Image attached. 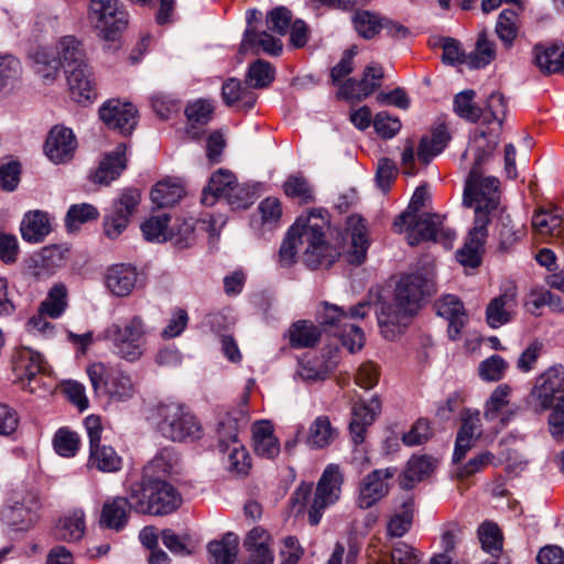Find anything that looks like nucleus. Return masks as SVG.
I'll return each mask as SVG.
<instances>
[{"label":"nucleus","mask_w":564,"mask_h":564,"mask_svg":"<svg viewBox=\"0 0 564 564\" xmlns=\"http://www.w3.org/2000/svg\"><path fill=\"white\" fill-rule=\"evenodd\" d=\"M413 517L414 500L412 496L408 495L390 517L387 523V534L391 538H402L410 531Z\"/></svg>","instance_id":"39"},{"label":"nucleus","mask_w":564,"mask_h":564,"mask_svg":"<svg viewBox=\"0 0 564 564\" xmlns=\"http://www.w3.org/2000/svg\"><path fill=\"white\" fill-rule=\"evenodd\" d=\"M449 141V133L445 124H438L430 137H423L417 149V158L423 164L440 154Z\"/></svg>","instance_id":"45"},{"label":"nucleus","mask_w":564,"mask_h":564,"mask_svg":"<svg viewBox=\"0 0 564 564\" xmlns=\"http://www.w3.org/2000/svg\"><path fill=\"white\" fill-rule=\"evenodd\" d=\"M274 79V69L269 62L262 59L256 61L250 65L246 76V84L253 90L254 88H265Z\"/></svg>","instance_id":"57"},{"label":"nucleus","mask_w":564,"mask_h":564,"mask_svg":"<svg viewBox=\"0 0 564 564\" xmlns=\"http://www.w3.org/2000/svg\"><path fill=\"white\" fill-rule=\"evenodd\" d=\"M20 230L25 241L41 242L51 231L47 215L40 210L28 213L21 223Z\"/></svg>","instance_id":"43"},{"label":"nucleus","mask_w":564,"mask_h":564,"mask_svg":"<svg viewBox=\"0 0 564 564\" xmlns=\"http://www.w3.org/2000/svg\"><path fill=\"white\" fill-rule=\"evenodd\" d=\"M130 498L135 512L153 516L170 514L182 503L177 490L162 479H143L131 488Z\"/></svg>","instance_id":"6"},{"label":"nucleus","mask_w":564,"mask_h":564,"mask_svg":"<svg viewBox=\"0 0 564 564\" xmlns=\"http://www.w3.org/2000/svg\"><path fill=\"white\" fill-rule=\"evenodd\" d=\"M76 145V139L70 129L55 126L47 135L44 151L52 162L63 163L73 158Z\"/></svg>","instance_id":"22"},{"label":"nucleus","mask_w":564,"mask_h":564,"mask_svg":"<svg viewBox=\"0 0 564 564\" xmlns=\"http://www.w3.org/2000/svg\"><path fill=\"white\" fill-rule=\"evenodd\" d=\"M212 224L194 218L178 219L170 229L169 240L180 248L191 247L196 240V230H208Z\"/></svg>","instance_id":"41"},{"label":"nucleus","mask_w":564,"mask_h":564,"mask_svg":"<svg viewBox=\"0 0 564 564\" xmlns=\"http://www.w3.org/2000/svg\"><path fill=\"white\" fill-rule=\"evenodd\" d=\"M22 75L20 61L11 54L0 55V90L13 88Z\"/></svg>","instance_id":"55"},{"label":"nucleus","mask_w":564,"mask_h":564,"mask_svg":"<svg viewBox=\"0 0 564 564\" xmlns=\"http://www.w3.org/2000/svg\"><path fill=\"white\" fill-rule=\"evenodd\" d=\"M406 225L408 242L416 246L422 241L441 242L451 246L456 234L443 226V217L438 214L423 213L410 218Z\"/></svg>","instance_id":"11"},{"label":"nucleus","mask_w":564,"mask_h":564,"mask_svg":"<svg viewBox=\"0 0 564 564\" xmlns=\"http://www.w3.org/2000/svg\"><path fill=\"white\" fill-rule=\"evenodd\" d=\"M67 290L63 284H55L48 292L47 297L41 303L39 311L48 317H59L67 306Z\"/></svg>","instance_id":"53"},{"label":"nucleus","mask_w":564,"mask_h":564,"mask_svg":"<svg viewBox=\"0 0 564 564\" xmlns=\"http://www.w3.org/2000/svg\"><path fill=\"white\" fill-rule=\"evenodd\" d=\"M517 307V292L513 288L494 297L486 307L489 327L498 328L512 321Z\"/></svg>","instance_id":"24"},{"label":"nucleus","mask_w":564,"mask_h":564,"mask_svg":"<svg viewBox=\"0 0 564 564\" xmlns=\"http://www.w3.org/2000/svg\"><path fill=\"white\" fill-rule=\"evenodd\" d=\"M160 433L173 442L197 440L200 437V425L195 416L178 403L161 404L158 409Z\"/></svg>","instance_id":"7"},{"label":"nucleus","mask_w":564,"mask_h":564,"mask_svg":"<svg viewBox=\"0 0 564 564\" xmlns=\"http://www.w3.org/2000/svg\"><path fill=\"white\" fill-rule=\"evenodd\" d=\"M561 226L562 216L557 207L550 210L540 208L532 216V227L541 237H560Z\"/></svg>","instance_id":"46"},{"label":"nucleus","mask_w":564,"mask_h":564,"mask_svg":"<svg viewBox=\"0 0 564 564\" xmlns=\"http://www.w3.org/2000/svg\"><path fill=\"white\" fill-rule=\"evenodd\" d=\"M253 447L257 455L274 458L280 453V444L273 435V427L267 421L257 422L252 426Z\"/></svg>","instance_id":"40"},{"label":"nucleus","mask_w":564,"mask_h":564,"mask_svg":"<svg viewBox=\"0 0 564 564\" xmlns=\"http://www.w3.org/2000/svg\"><path fill=\"white\" fill-rule=\"evenodd\" d=\"M137 280L135 268L124 263L111 265L105 275L107 289L119 297L128 296L135 288Z\"/></svg>","instance_id":"26"},{"label":"nucleus","mask_w":564,"mask_h":564,"mask_svg":"<svg viewBox=\"0 0 564 564\" xmlns=\"http://www.w3.org/2000/svg\"><path fill=\"white\" fill-rule=\"evenodd\" d=\"M510 387L499 384L491 393L485 404L484 416L487 421H495L499 417L500 411L509 403Z\"/></svg>","instance_id":"63"},{"label":"nucleus","mask_w":564,"mask_h":564,"mask_svg":"<svg viewBox=\"0 0 564 564\" xmlns=\"http://www.w3.org/2000/svg\"><path fill=\"white\" fill-rule=\"evenodd\" d=\"M436 466V460L427 455H413L406 463L400 478V487L411 489L429 477Z\"/></svg>","instance_id":"33"},{"label":"nucleus","mask_w":564,"mask_h":564,"mask_svg":"<svg viewBox=\"0 0 564 564\" xmlns=\"http://www.w3.org/2000/svg\"><path fill=\"white\" fill-rule=\"evenodd\" d=\"M67 249L61 246L44 247L35 257L31 259L29 272L36 279H46L51 276L56 269L65 262Z\"/></svg>","instance_id":"25"},{"label":"nucleus","mask_w":564,"mask_h":564,"mask_svg":"<svg viewBox=\"0 0 564 564\" xmlns=\"http://www.w3.org/2000/svg\"><path fill=\"white\" fill-rule=\"evenodd\" d=\"M382 78V66L371 63L366 66L360 79L348 78L341 83L339 86V95L346 99H366L381 86Z\"/></svg>","instance_id":"18"},{"label":"nucleus","mask_w":564,"mask_h":564,"mask_svg":"<svg viewBox=\"0 0 564 564\" xmlns=\"http://www.w3.org/2000/svg\"><path fill=\"white\" fill-rule=\"evenodd\" d=\"M183 186L176 183L159 182L151 192V199L159 208L173 206L184 196Z\"/></svg>","instance_id":"52"},{"label":"nucleus","mask_w":564,"mask_h":564,"mask_svg":"<svg viewBox=\"0 0 564 564\" xmlns=\"http://www.w3.org/2000/svg\"><path fill=\"white\" fill-rule=\"evenodd\" d=\"M133 510L130 495L128 498L115 497L107 500L101 510L100 525L115 531H121L128 523L130 511Z\"/></svg>","instance_id":"27"},{"label":"nucleus","mask_w":564,"mask_h":564,"mask_svg":"<svg viewBox=\"0 0 564 564\" xmlns=\"http://www.w3.org/2000/svg\"><path fill=\"white\" fill-rule=\"evenodd\" d=\"M238 536L231 532L225 534L220 541H212L208 551L214 564H235L238 555Z\"/></svg>","instance_id":"48"},{"label":"nucleus","mask_w":564,"mask_h":564,"mask_svg":"<svg viewBox=\"0 0 564 564\" xmlns=\"http://www.w3.org/2000/svg\"><path fill=\"white\" fill-rule=\"evenodd\" d=\"M140 199V192L129 188L115 202L111 214L107 215L104 221V232L108 238H118L128 227L130 216L139 205Z\"/></svg>","instance_id":"16"},{"label":"nucleus","mask_w":564,"mask_h":564,"mask_svg":"<svg viewBox=\"0 0 564 564\" xmlns=\"http://www.w3.org/2000/svg\"><path fill=\"white\" fill-rule=\"evenodd\" d=\"M338 436L337 430L326 415L317 416L310 426L306 444L312 449L329 446Z\"/></svg>","instance_id":"44"},{"label":"nucleus","mask_w":564,"mask_h":564,"mask_svg":"<svg viewBox=\"0 0 564 564\" xmlns=\"http://www.w3.org/2000/svg\"><path fill=\"white\" fill-rule=\"evenodd\" d=\"M13 368L19 382H23L28 377L45 372L48 366L40 352L30 347H20L13 355Z\"/></svg>","instance_id":"32"},{"label":"nucleus","mask_w":564,"mask_h":564,"mask_svg":"<svg viewBox=\"0 0 564 564\" xmlns=\"http://www.w3.org/2000/svg\"><path fill=\"white\" fill-rule=\"evenodd\" d=\"M476 93L473 89H466L458 93L454 97L453 106L455 113L469 121V122H481L482 110L480 107L475 105L474 98Z\"/></svg>","instance_id":"50"},{"label":"nucleus","mask_w":564,"mask_h":564,"mask_svg":"<svg viewBox=\"0 0 564 564\" xmlns=\"http://www.w3.org/2000/svg\"><path fill=\"white\" fill-rule=\"evenodd\" d=\"M532 63L544 75L564 74V50L556 44H536L532 50Z\"/></svg>","instance_id":"29"},{"label":"nucleus","mask_w":564,"mask_h":564,"mask_svg":"<svg viewBox=\"0 0 564 564\" xmlns=\"http://www.w3.org/2000/svg\"><path fill=\"white\" fill-rule=\"evenodd\" d=\"M344 484V474L336 464H329L323 470L314 494L313 485L302 482L292 495V502L301 508L307 507L308 522L311 525H317L324 514V511L334 506L341 495Z\"/></svg>","instance_id":"4"},{"label":"nucleus","mask_w":564,"mask_h":564,"mask_svg":"<svg viewBox=\"0 0 564 564\" xmlns=\"http://www.w3.org/2000/svg\"><path fill=\"white\" fill-rule=\"evenodd\" d=\"M496 33L507 48L512 46L518 34L516 11L506 9L500 12L496 24Z\"/></svg>","instance_id":"58"},{"label":"nucleus","mask_w":564,"mask_h":564,"mask_svg":"<svg viewBox=\"0 0 564 564\" xmlns=\"http://www.w3.org/2000/svg\"><path fill=\"white\" fill-rule=\"evenodd\" d=\"M150 329L140 315H133L109 325L102 338L110 344L112 352L119 358L135 362L145 351L147 336Z\"/></svg>","instance_id":"5"},{"label":"nucleus","mask_w":564,"mask_h":564,"mask_svg":"<svg viewBox=\"0 0 564 564\" xmlns=\"http://www.w3.org/2000/svg\"><path fill=\"white\" fill-rule=\"evenodd\" d=\"M126 150V144L120 143L113 151L105 155L94 174L95 183L108 185L122 173L127 167Z\"/></svg>","instance_id":"28"},{"label":"nucleus","mask_w":564,"mask_h":564,"mask_svg":"<svg viewBox=\"0 0 564 564\" xmlns=\"http://www.w3.org/2000/svg\"><path fill=\"white\" fill-rule=\"evenodd\" d=\"M319 337V329L307 321H297L289 329L290 345L293 348L312 347L318 341Z\"/></svg>","instance_id":"49"},{"label":"nucleus","mask_w":564,"mask_h":564,"mask_svg":"<svg viewBox=\"0 0 564 564\" xmlns=\"http://www.w3.org/2000/svg\"><path fill=\"white\" fill-rule=\"evenodd\" d=\"M321 306L316 315L317 322L339 337L349 351L361 349L365 344V334L359 326L348 322L347 313L341 307L327 302H323Z\"/></svg>","instance_id":"9"},{"label":"nucleus","mask_w":564,"mask_h":564,"mask_svg":"<svg viewBox=\"0 0 564 564\" xmlns=\"http://www.w3.org/2000/svg\"><path fill=\"white\" fill-rule=\"evenodd\" d=\"M57 54L64 73L89 63L82 42L72 35L59 40Z\"/></svg>","instance_id":"38"},{"label":"nucleus","mask_w":564,"mask_h":564,"mask_svg":"<svg viewBox=\"0 0 564 564\" xmlns=\"http://www.w3.org/2000/svg\"><path fill=\"white\" fill-rule=\"evenodd\" d=\"M495 56V44L482 33L477 40L475 51L468 55V65L471 68H481L494 61Z\"/></svg>","instance_id":"62"},{"label":"nucleus","mask_w":564,"mask_h":564,"mask_svg":"<svg viewBox=\"0 0 564 564\" xmlns=\"http://www.w3.org/2000/svg\"><path fill=\"white\" fill-rule=\"evenodd\" d=\"M236 181V176L228 170L220 169L215 172L202 193V204L213 206L217 198H226L227 193L232 191L231 188Z\"/></svg>","instance_id":"42"},{"label":"nucleus","mask_w":564,"mask_h":564,"mask_svg":"<svg viewBox=\"0 0 564 564\" xmlns=\"http://www.w3.org/2000/svg\"><path fill=\"white\" fill-rule=\"evenodd\" d=\"M40 507L37 494L14 492L2 510V521L12 530L28 531L37 521Z\"/></svg>","instance_id":"10"},{"label":"nucleus","mask_w":564,"mask_h":564,"mask_svg":"<svg viewBox=\"0 0 564 564\" xmlns=\"http://www.w3.org/2000/svg\"><path fill=\"white\" fill-rule=\"evenodd\" d=\"M434 292L432 280L422 272L404 274L394 288L392 302H380L376 314L386 338L405 327L420 310L422 301Z\"/></svg>","instance_id":"2"},{"label":"nucleus","mask_w":564,"mask_h":564,"mask_svg":"<svg viewBox=\"0 0 564 564\" xmlns=\"http://www.w3.org/2000/svg\"><path fill=\"white\" fill-rule=\"evenodd\" d=\"M497 148V142L489 141L486 138V134L481 132L477 135L473 143L469 145L467 151L464 153V156L468 153H473L474 164L470 169L469 175L466 181V196L471 188V184L477 176H480L482 173L481 166L488 162V160L492 156L495 150Z\"/></svg>","instance_id":"31"},{"label":"nucleus","mask_w":564,"mask_h":564,"mask_svg":"<svg viewBox=\"0 0 564 564\" xmlns=\"http://www.w3.org/2000/svg\"><path fill=\"white\" fill-rule=\"evenodd\" d=\"M180 457L173 447L162 448L144 467L143 479H161L164 476L177 474Z\"/></svg>","instance_id":"35"},{"label":"nucleus","mask_w":564,"mask_h":564,"mask_svg":"<svg viewBox=\"0 0 564 564\" xmlns=\"http://www.w3.org/2000/svg\"><path fill=\"white\" fill-rule=\"evenodd\" d=\"M384 19L369 11H359L354 18V26L357 33L366 39H373L383 28Z\"/></svg>","instance_id":"56"},{"label":"nucleus","mask_w":564,"mask_h":564,"mask_svg":"<svg viewBox=\"0 0 564 564\" xmlns=\"http://www.w3.org/2000/svg\"><path fill=\"white\" fill-rule=\"evenodd\" d=\"M395 474L394 467L373 469L367 474L359 482L356 506L367 510L383 500L391 490L390 480Z\"/></svg>","instance_id":"15"},{"label":"nucleus","mask_w":564,"mask_h":564,"mask_svg":"<svg viewBox=\"0 0 564 564\" xmlns=\"http://www.w3.org/2000/svg\"><path fill=\"white\" fill-rule=\"evenodd\" d=\"M259 45L269 55H279L282 52V42L265 31L257 33L253 28H247L239 47V52L245 54L249 47Z\"/></svg>","instance_id":"47"},{"label":"nucleus","mask_w":564,"mask_h":564,"mask_svg":"<svg viewBox=\"0 0 564 564\" xmlns=\"http://www.w3.org/2000/svg\"><path fill=\"white\" fill-rule=\"evenodd\" d=\"M65 76L74 101L85 105L96 99V77L89 63L78 68H69Z\"/></svg>","instance_id":"19"},{"label":"nucleus","mask_w":564,"mask_h":564,"mask_svg":"<svg viewBox=\"0 0 564 564\" xmlns=\"http://www.w3.org/2000/svg\"><path fill=\"white\" fill-rule=\"evenodd\" d=\"M88 19L102 40L113 43L128 24V14L118 0H90Z\"/></svg>","instance_id":"8"},{"label":"nucleus","mask_w":564,"mask_h":564,"mask_svg":"<svg viewBox=\"0 0 564 564\" xmlns=\"http://www.w3.org/2000/svg\"><path fill=\"white\" fill-rule=\"evenodd\" d=\"M248 424V411L246 405L225 413L218 421V447L221 453H226L231 445L239 444L238 433L240 429Z\"/></svg>","instance_id":"23"},{"label":"nucleus","mask_w":564,"mask_h":564,"mask_svg":"<svg viewBox=\"0 0 564 564\" xmlns=\"http://www.w3.org/2000/svg\"><path fill=\"white\" fill-rule=\"evenodd\" d=\"M547 419L549 432L557 441H564V394L558 395L557 402L550 409Z\"/></svg>","instance_id":"64"},{"label":"nucleus","mask_w":564,"mask_h":564,"mask_svg":"<svg viewBox=\"0 0 564 564\" xmlns=\"http://www.w3.org/2000/svg\"><path fill=\"white\" fill-rule=\"evenodd\" d=\"M99 117L111 130L122 135L131 134L138 124V110L131 102L111 99L99 109Z\"/></svg>","instance_id":"17"},{"label":"nucleus","mask_w":564,"mask_h":564,"mask_svg":"<svg viewBox=\"0 0 564 564\" xmlns=\"http://www.w3.org/2000/svg\"><path fill=\"white\" fill-rule=\"evenodd\" d=\"M506 107L503 95L498 91L491 93L485 102V107L481 108V123L490 124L497 121L498 124L501 126L506 113Z\"/></svg>","instance_id":"61"},{"label":"nucleus","mask_w":564,"mask_h":564,"mask_svg":"<svg viewBox=\"0 0 564 564\" xmlns=\"http://www.w3.org/2000/svg\"><path fill=\"white\" fill-rule=\"evenodd\" d=\"M478 539L485 552L498 556L502 551V533L498 525L490 521L481 523L477 530Z\"/></svg>","instance_id":"51"},{"label":"nucleus","mask_w":564,"mask_h":564,"mask_svg":"<svg viewBox=\"0 0 564 564\" xmlns=\"http://www.w3.org/2000/svg\"><path fill=\"white\" fill-rule=\"evenodd\" d=\"M85 514L83 510H74L61 517L53 528V535L63 542L79 541L85 533Z\"/></svg>","instance_id":"34"},{"label":"nucleus","mask_w":564,"mask_h":564,"mask_svg":"<svg viewBox=\"0 0 564 564\" xmlns=\"http://www.w3.org/2000/svg\"><path fill=\"white\" fill-rule=\"evenodd\" d=\"M558 393L564 394V367L555 365L536 377L529 398L536 412H544L557 402Z\"/></svg>","instance_id":"14"},{"label":"nucleus","mask_w":564,"mask_h":564,"mask_svg":"<svg viewBox=\"0 0 564 564\" xmlns=\"http://www.w3.org/2000/svg\"><path fill=\"white\" fill-rule=\"evenodd\" d=\"M327 223L322 210H313L306 217H299L290 228L291 234L302 248L303 262L310 269L329 267L339 254L325 240Z\"/></svg>","instance_id":"3"},{"label":"nucleus","mask_w":564,"mask_h":564,"mask_svg":"<svg viewBox=\"0 0 564 564\" xmlns=\"http://www.w3.org/2000/svg\"><path fill=\"white\" fill-rule=\"evenodd\" d=\"M381 412V402L377 395L369 401L356 403L351 409L349 432L354 444L359 445L365 441L367 429L375 422Z\"/></svg>","instance_id":"21"},{"label":"nucleus","mask_w":564,"mask_h":564,"mask_svg":"<svg viewBox=\"0 0 564 564\" xmlns=\"http://www.w3.org/2000/svg\"><path fill=\"white\" fill-rule=\"evenodd\" d=\"M89 438L88 464L104 473H113L121 467V457L111 446L101 445L102 425L97 415H89L84 421Z\"/></svg>","instance_id":"13"},{"label":"nucleus","mask_w":564,"mask_h":564,"mask_svg":"<svg viewBox=\"0 0 564 564\" xmlns=\"http://www.w3.org/2000/svg\"><path fill=\"white\" fill-rule=\"evenodd\" d=\"M87 375L97 393L102 392L116 401L127 400L133 394L130 377L121 371L107 368L102 362L90 365L87 368Z\"/></svg>","instance_id":"12"},{"label":"nucleus","mask_w":564,"mask_h":564,"mask_svg":"<svg viewBox=\"0 0 564 564\" xmlns=\"http://www.w3.org/2000/svg\"><path fill=\"white\" fill-rule=\"evenodd\" d=\"M499 181L494 176H477L463 205L475 209L474 226L468 232L464 247L457 252V259L464 267L477 268L481 262V252L488 237L489 215L499 205Z\"/></svg>","instance_id":"1"},{"label":"nucleus","mask_w":564,"mask_h":564,"mask_svg":"<svg viewBox=\"0 0 564 564\" xmlns=\"http://www.w3.org/2000/svg\"><path fill=\"white\" fill-rule=\"evenodd\" d=\"M436 314L448 322V337L452 340L460 338L462 330L467 324L468 316L460 299L453 294H445L435 301Z\"/></svg>","instance_id":"20"},{"label":"nucleus","mask_w":564,"mask_h":564,"mask_svg":"<svg viewBox=\"0 0 564 564\" xmlns=\"http://www.w3.org/2000/svg\"><path fill=\"white\" fill-rule=\"evenodd\" d=\"M499 249L507 251L523 236V226L516 228L509 215H501L497 224Z\"/></svg>","instance_id":"59"},{"label":"nucleus","mask_w":564,"mask_h":564,"mask_svg":"<svg viewBox=\"0 0 564 564\" xmlns=\"http://www.w3.org/2000/svg\"><path fill=\"white\" fill-rule=\"evenodd\" d=\"M268 541L269 535L261 528H254L248 533L245 546L249 552V558L246 564H273L274 556Z\"/></svg>","instance_id":"36"},{"label":"nucleus","mask_w":564,"mask_h":564,"mask_svg":"<svg viewBox=\"0 0 564 564\" xmlns=\"http://www.w3.org/2000/svg\"><path fill=\"white\" fill-rule=\"evenodd\" d=\"M221 95L227 106L235 107L239 111H248L257 101V94L249 85L242 84L236 78H230L224 83Z\"/></svg>","instance_id":"30"},{"label":"nucleus","mask_w":564,"mask_h":564,"mask_svg":"<svg viewBox=\"0 0 564 564\" xmlns=\"http://www.w3.org/2000/svg\"><path fill=\"white\" fill-rule=\"evenodd\" d=\"M170 217L167 214L152 216L141 225V230L144 238L151 242H164L169 240Z\"/></svg>","instance_id":"54"},{"label":"nucleus","mask_w":564,"mask_h":564,"mask_svg":"<svg viewBox=\"0 0 564 564\" xmlns=\"http://www.w3.org/2000/svg\"><path fill=\"white\" fill-rule=\"evenodd\" d=\"M35 63L36 73L42 77L44 84H52L57 78L62 64L59 59L51 56L46 50L36 51Z\"/></svg>","instance_id":"60"},{"label":"nucleus","mask_w":564,"mask_h":564,"mask_svg":"<svg viewBox=\"0 0 564 564\" xmlns=\"http://www.w3.org/2000/svg\"><path fill=\"white\" fill-rule=\"evenodd\" d=\"M348 231H350L351 249L348 252V261L352 264H361L366 260L369 241L364 219L359 216L348 218Z\"/></svg>","instance_id":"37"}]
</instances>
